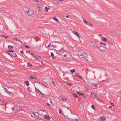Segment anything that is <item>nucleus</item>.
Wrapping results in <instances>:
<instances>
[{"mask_svg":"<svg viewBox=\"0 0 121 121\" xmlns=\"http://www.w3.org/2000/svg\"><path fill=\"white\" fill-rule=\"evenodd\" d=\"M28 14L29 16L31 17H33L34 16V14L33 12L31 10H28Z\"/></svg>","mask_w":121,"mask_h":121,"instance_id":"f257e3e1","label":"nucleus"},{"mask_svg":"<svg viewBox=\"0 0 121 121\" xmlns=\"http://www.w3.org/2000/svg\"><path fill=\"white\" fill-rule=\"evenodd\" d=\"M17 105L18 106L22 107H24L25 106L24 104H23L22 103L17 102L16 103Z\"/></svg>","mask_w":121,"mask_h":121,"instance_id":"f03ea898","label":"nucleus"},{"mask_svg":"<svg viewBox=\"0 0 121 121\" xmlns=\"http://www.w3.org/2000/svg\"><path fill=\"white\" fill-rule=\"evenodd\" d=\"M97 95L95 94L94 93L92 92L91 93L90 95V97L92 99L93 97L94 98H96Z\"/></svg>","mask_w":121,"mask_h":121,"instance_id":"7ed1b4c3","label":"nucleus"},{"mask_svg":"<svg viewBox=\"0 0 121 121\" xmlns=\"http://www.w3.org/2000/svg\"><path fill=\"white\" fill-rule=\"evenodd\" d=\"M87 53L85 52H83V54L82 55V56L81 57V58L83 57L84 58H87Z\"/></svg>","mask_w":121,"mask_h":121,"instance_id":"20e7f679","label":"nucleus"},{"mask_svg":"<svg viewBox=\"0 0 121 121\" xmlns=\"http://www.w3.org/2000/svg\"><path fill=\"white\" fill-rule=\"evenodd\" d=\"M33 2L35 4H37L38 5H40L41 4L40 2L38 1H37L36 0H33Z\"/></svg>","mask_w":121,"mask_h":121,"instance_id":"39448f33","label":"nucleus"},{"mask_svg":"<svg viewBox=\"0 0 121 121\" xmlns=\"http://www.w3.org/2000/svg\"><path fill=\"white\" fill-rule=\"evenodd\" d=\"M97 48H98L100 50L102 51H105V48L103 47H97Z\"/></svg>","mask_w":121,"mask_h":121,"instance_id":"423d86ee","label":"nucleus"},{"mask_svg":"<svg viewBox=\"0 0 121 121\" xmlns=\"http://www.w3.org/2000/svg\"><path fill=\"white\" fill-rule=\"evenodd\" d=\"M83 52L81 51H79L78 52V55L79 56L82 57V56Z\"/></svg>","mask_w":121,"mask_h":121,"instance_id":"0eeeda50","label":"nucleus"},{"mask_svg":"<svg viewBox=\"0 0 121 121\" xmlns=\"http://www.w3.org/2000/svg\"><path fill=\"white\" fill-rule=\"evenodd\" d=\"M91 45L93 47H97V46H96V44L93 42H91Z\"/></svg>","mask_w":121,"mask_h":121,"instance_id":"6e6552de","label":"nucleus"},{"mask_svg":"<svg viewBox=\"0 0 121 121\" xmlns=\"http://www.w3.org/2000/svg\"><path fill=\"white\" fill-rule=\"evenodd\" d=\"M23 10L25 12H27L28 11V9L26 7H24L23 8Z\"/></svg>","mask_w":121,"mask_h":121,"instance_id":"1a4fd4ad","label":"nucleus"},{"mask_svg":"<svg viewBox=\"0 0 121 121\" xmlns=\"http://www.w3.org/2000/svg\"><path fill=\"white\" fill-rule=\"evenodd\" d=\"M102 40L104 41H106L107 40V38L104 37H102Z\"/></svg>","mask_w":121,"mask_h":121,"instance_id":"9d476101","label":"nucleus"},{"mask_svg":"<svg viewBox=\"0 0 121 121\" xmlns=\"http://www.w3.org/2000/svg\"><path fill=\"white\" fill-rule=\"evenodd\" d=\"M34 58H40L41 57L39 56H37V55H35L34 56H33Z\"/></svg>","mask_w":121,"mask_h":121,"instance_id":"9b49d317","label":"nucleus"},{"mask_svg":"<svg viewBox=\"0 0 121 121\" xmlns=\"http://www.w3.org/2000/svg\"><path fill=\"white\" fill-rule=\"evenodd\" d=\"M27 90L29 92H32V90L31 88H30L29 87H28L27 88Z\"/></svg>","mask_w":121,"mask_h":121,"instance_id":"f8f14e48","label":"nucleus"},{"mask_svg":"<svg viewBox=\"0 0 121 121\" xmlns=\"http://www.w3.org/2000/svg\"><path fill=\"white\" fill-rule=\"evenodd\" d=\"M74 33L75 35H76L78 37H79V35L76 32L74 31Z\"/></svg>","mask_w":121,"mask_h":121,"instance_id":"ddd939ff","label":"nucleus"},{"mask_svg":"<svg viewBox=\"0 0 121 121\" xmlns=\"http://www.w3.org/2000/svg\"><path fill=\"white\" fill-rule=\"evenodd\" d=\"M25 83L26 85L27 86H28L29 85V83L28 81H25Z\"/></svg>","mask_w":121,"mask_h":121,"instance_id":"4468645a","label":"nucleus"},{"mask_svg":"<svg viewBox=\"0 0 121 121\" xmlns=\"http://www.w3.org/2000/svg\"><path fill=\"white\" fill-rule=\"evenodd\" d=\"M13 54L12 55V56H13L14 57H15L16 56L17 57V55L15 53L13 52Z\"/></svg>","mask_w":121,"mask_h":121,"instance_id":"2eb2a0df","label":"nucleus"},{"mask_svg":"<svg viewBox=\"0 0 121 121\" xmlns=\"http://www.w3.org/2000/svg\"><path fill=\"white\" fill-rule=\"evenodd\" d=\"M101 120H104L106 119V118L104 117H101L100 118Z\"/></svg>","mask_w":121,"mask_h":121,"instance_id":"dca6fc26","label":"nucleus"},{"mask_svg":"<svg viewBox=\"0 0 121 121\" xmlns=\"http://www.w3.org/2000/svg\"><path fill=\"white\" fill-rule=\"evenodd\" d=\"M13 39H15V40H16L17 41H18L19 42H21V39H18L17 38H13Z\"/></svg>","mask_w":121,"mask_h":121,"instance_id":"f3484780","label":"nucleus"},{"mask_svg":"<svg viewBox=\"0 0 121 121\" xmlns=\"http://www.w3.org/2000/svg\"><path fill=\"white\" fill-rule=\"evenodd\" d=\"M30 78L31 79H36L37 78V77H33L30 76Z\"/></svg>","mask_w":121,"mask_h":121,"instance_id":"a211bd4d","label":"nucleus"},{"mask_svg":"<svg viewBox=\"0 0 121 121\" xmlns=\"http://www.w3.org/2000/svg\"><path fill=\"white\" fill-rule=\"evenodd\" d=\"M97 85H95L94 84H92L91 85V86L93 87V88H94V87L95 88L97 87Z\"/></svg>","mask_w":121,"mask_h":121,"instance_id":"6ab92c4d","label":"nucleus"},{"mask_svg":"<svg viewBox=\"0 0 121 121\" xmlns=\"http://www.w3.org/2000/svg\"><path fill=\"white\" fill-rule=\"evenodd\" d=\"M72 95L75 98H77L78 97V95L77 94H75L74 93H73Z\"/></svg>","mask_w":121,"mask_h":121,"instance_id":"aec40b11","label":"nucleus"},{"mask_svg":"<svg viewBox=\"0 0 121 121\" xmlns=\"http://www.w3.org/2000/svg\"><path fill=\"white\" fill-rule=\"evenodd\" d=\"M29 53L31 55H32V56H34V55H35V54L33 53V52H29Z\"/></svg>","mask_w":121,"mask_h":121,"instance_id":"412c9836","label":"nucleus"},{"mask_svg":"<svg viewBox=\"0 0 121 121\" xmlns=\"http://www.w3.org/2000/svg\"><path fill=\"white\" fill-rule=\"evenodd\" d=\"M13 47L12 46L9 45L8 47V48L9 49H12L13 48Z\"/></svg>","mask_w":121,"mask_h":121,"instance_id":"4be33fe9","label":"nucleus"},{"mask_svg":"<svg viewBox=\"0 0 121 121\" xmlns=\"http://www.w3.org/2000/svg\"><path fill=\"white\" fill-rule=\"evenodd\" d=\"M97 99L98 101L100 102H102L103 101L102 100L98 98H97Z\"/></svg>","mask_w":121,"mask_h":121,"instance_id":"5701e85b","label":"nucleus"},{"mask_svg":"<svg viewBox=\"0 0 121 121\" xmlns=\"http://www.w3.org/2000/svg\"><path fill=\"white\" fill-rule=\"evenodd\" d=\"M44 118L48 120L50 119V117H49L47 116H44Z\"/></svg>","mask_w":121,"mask_h":121,"instance_id":"b1692460","label":"nucleus"},{"mask_svg":"<svg viewBox=\"0 0 121 121\" xmlns=\"http://www.w3.org/2000/svg\"><path fill=\"white\" fill-rule=\"evenodd\" d=\"M37 9L38 11H39L41 10V8L39 6H38L37 8Z\"/></svg>","mask_w":121,"mask_h":121,"instance_id":"393cba45","label":"nucleus"},{"mask_svg":"<svg viewBox=\"0 0 121 121\" xmlns=\"http://www.w3.org/2000/svg\"><path fill=\"white\" fill-rule=\"evenodd\" d=\"M53 19L57 22H58L59 21V20L56 17H54Z\"/></svg>","mask_w":121,"mask_h":121,"instance_id":"a878e982","label":"nucleus"},{"mask_svg":"<svg viewBox=\"0 0 121 121\" xmlns=\"http://www.w3.org/2000/svg\"><path fill=\"white\" fill-rule=\"evenodd\" d=\"M33 114L35 115L36 116H37L39 115V114L38 113L35 112Z\"/></svg>","mask_w":121,"mask_h":121,"instance_id":"bb28decb","label":"nucleus"},{"mask_svg":"<svg viewBox=\"0 0 121 121\" xmlns=\"http://www.w3.org/2000/svg\"><path fill=\"white\" fill-rule=\"evenodd\" d=\"M4 89L6 92L8 93L9 91L6 88H4Z\"/></svg>","mask_w":121,"mask_h":121,"instance_id":"cd10ccee","label":"nucleus"},{"mask_svg":"<svg viewBox=\"0 0 121 121\" xmlns=\"http://www.w3.org/2000/svg\"><path fill=\"white\" fill-rule=\"evenodd\" d=\"M36 91L39 94H40V93H41V92L39 91V89H37Z\"/></svg>","mask_w":121,"mask_h":121,"instance_id":"c85d7f7f","label":"nucleus"},{"mask_svg":"<svg viewBox=\"0 0 121 121\" xmlns=\"http://www.w3.org/2000/svg\"><path fill=\"white\" fill-rule=\"evenodd\" d=\"M8 51L10 52H12L13 53L14 52V51H13L10 49L8 50Z\"/></svg>","mask_w":121,"mask_h":121,"instance_id":"c756f323","label":"nucleus"},{"mask_svg":"<svg viewBox=\"0 0 121 121\" xmlns=\"http://www.w3.org/2000/svg\"><path fill=\"white\" fill-rule=\"evenodd\" d=\"M77 93L78 95H83V94H82V93H80L79 92H78Z\"/></svg>","mask_w":121,"mask_h":121,"instance_id":"7c9ffc66","label":"nucleus"},{"mask_svg":"<svg viewBox=\"0 0 121 121\" xmlns=\"http://www.w3.org/2000/svg\"><path fill=\"white\" fill-rule=\"evenodd\" d=\"M91 107L93 109L95 110V106H94L93 105H92V106H91Z\"/></svg>","mask_w":121,"mask_h":121,"instance_id":"2f4dec72","label":"nucleus"},{"mask_svg":"<svg viewBox=\"0 0 121 121\" xmlns=\"http://www.w3.org/2000/svg\"><path fill=\"white\" fill-rule=\"evenodd\" d=\"M67 100V99L65 98H63L62 100L63 101L65 102V101H66Z\"/></svg>","mask_w":121,"mask_h":121,"instance_id":"473e14b6","label":"nucleus"},{"mask_svg":"<svg viewBox=\"0 0 121 121\" xmlns=\"http://www.w3.org/2000/svg\"><path fill=\"white\" fill-rule=\"evenodd\" d=\"M27 65H28V66H32V65L29 63H27Z\"/></svg>","mask_w":121,"mask_h":121,"instance_id":"72a5a7b5","label":"nucleus"},{"mask_svg":"<svg viewBox=\"0 0 121 121\" xmlns=\"http://www.w3.org/2000/svg\"><path fill=\"white\" fill-rule=\"evenodd\" d=\"M83 22L85 23L86 24L87 23V21L85 19L83 20Z\"/></svg>","mask_w":121,"mask_h":121,"instance_id":"f704fd0d","label":"nucleus"},{"mask_svg":"<svg viewBox=\"0 0 121 121\" xmlns=\"http://www.w3.org/2000/svg\"><path fill=\"white\" fill-rule=\"evenodd\" d=\"M54 2L55 4H57L58 3V2L56 0H55Z\"/></svg>","mask_w":121,"mask_h":121,"instance_id":"c9c22d12","label":"nucleus"},{"mask_svg":"<svg viewBox=\"0 0 121 121\" xmlns=\"http://www.w3.org/2000/svg\"><path fill=\"white\" fill-rule=\"evenodd\" d=\"M59 113L60 114H61V110L60 109H59Z\"/></svg>","mask_w":121,"mask_h":121,"instance_id":"e433bc0d","label":"nucleus"},{"mask_svg":"<svg viewBox=\"0 0 121 121\" xmlns=\"http://www.w3.org/2000/svg\"><path fill=\"white\" fill-rule=\"evenodd\" d=\"M100 43L101 44H103L105 46L106 45V44L104 43H103L101 42H100Z\"/></svg>","mask_w":121,"mask_h":121,"instance_id":"4c0bfd02","label":"nucleus"},{"mask_svg":"<svg viewBox=\"0 0 121 121\" xmlns=\"http://www.w3.org/2000/svg\"><path fill=\"white\" fill-rule=\"evenodd\" d=\"M2 36L3 37H4L5 38H8V37L7 36H6L4 35H2Z\"/></svg>","mask_w":121,"mask_h":121,"instance_id":"58836bf2","label":"nucleus"},{"mask_svg":"<svg viewBox=\"0 0 121 121\" xmlns=\"http://www.w3.org/2000/svg\"><path fill=\"white\" fill-rule=\"evenodd\" d=\"M8 54L9 56H11L12 57V55L10 53H8Z\"/></svg>","mask_w":121,"mask_h":121,"instance_id":"ea45409f","label":"nucleus"},{"mask_svg":"<svg viewBox=\"0 0 121 121\" xmlns=\"http://www.w3.org/2000/svg\"><path fill=\"white\" fill-rule=\"evenodd\" d=\"M84 101L83 100H82L80 102V103L81 104H82L84 102Z\"/></svg>","mask_w":121,"mask_h":121,"instance_id":"a19ab883","label":"nucleus"},{"mask_svg":"<svg viewBox=\"0 0 121 121\" xmlns=\"http://www.w3.org/2000/svg\"><path fill=\"white\" fill-rule=\"evenodd\" d=\"M70 71L71 72H74L75 71V70L74 69H73L72 70H71Z\"/></svg>","mask_w":121,"mask_h":121,"instance_id":"79ce46f5","label":"nucleus"},{"mask_svg":"<svg viewBox=\"0 0 121 121\" xmlns=\"http://www.w3.org/2000/svg\"><path fill=\"white\" fill-rule=\"evenodd\" d=\"M52 117V119L53 120H56V118L55 117Z\"/></svg>","mask_w":121,"mask_h":121,"instance_id":"37998d69","label":"nucleus"},{"mask_svg":"<svg viewBox=\"0 0 121 121\" xmlns=\"http://www.w3.org/2000/svg\"><path fill=\"white\" fill-rule=\"evenodd\" d=\"M51 55L52 56H54V55L53 54V52H51Z\"/></svg>","mask_w":121,"mask_h":121,"instance_id":"c03bdc74","label":"nucleus"},{"mask_svg":"<svg viewBox=\"0 0 121 121\" xmlns=\"http://www.w3.org/2000/svg\"><path fill=\"white\" fill-rule=\"evenodd\" d=\"M25 47H26V48H30V47L29 46H28L27 45H25Z\"/></svg>","mask_w":121,"mask_h":121,"instance_id":"a18cd8bd","label":"nucleus"},{"mask_svg":"<svg viewBox=\"0 0 121 121\" xmlns=\"http://www.w3.org/2000/svg\"><path fill=\"white\" fill-rule=\"evenodd\" d=\"M70 86H72V84L71 83H67Z\"/></svg>","mask_w":121,"mask_h":121,"instance_id":"49530a36","label":"nucleus"},{"mask_svg":"<svg viewBox=\"0 0 121 121\" xmlns=\"http://www.w3.org/2000/svg\"><path fill=\"white\" fill-rule=\"evenodd\" d=\"M80 75L79 74L77 73L76 75V76L77 77H79L80 76Z\"/></svg>","mask_w":121,"mask_h":121,"instance_id":"de8ad7c7","label":"nucleus"},{"mask_svg":"<svg viewBox=\"0 0 121 121\" xmlns=\"http://www.w3.org/2000/svg\"><path fill=\"white\" fill-rule=\"evenodd\" d=\"M110 104L112 106H113L114 105V104L113 103H112L111 102H110Z\"/></svg>","mask_w":121,"mask_h":121,"instance_id":"09e8293b","label":"nucleus"},{"mask_svg":"<svg viewBox=\"0 0 121 121\" xmlns=\"http://www.w3.org/2000/svg\"><path fill=\"white\" fill-rule=\"evenodd\" d=\"M43 85V86H44V87H45V88H48V87H47V86H46L45 85Z\"/></svg>","mask_w":121,"mask_h":121,"instance_id":"8fccbe9b","label":"nucleus"},{"mask_svg":"<svg viewBox=\"0 0 121 121\" xmlns=\"http://www.w3.org/2000/svg\"><path fill=\"white\" fill-rule=\"evenodd\" d=\"M56 58V57H55V56H53V57H52V59H55V58Z\"/></svg>","mask_w":121,"mask_h":121,"instance_id":"3c124183","label":"nucleus"},{"mask_svg":"<svg viewBox=\"0 0 121 121\" xmlns=\"http://www.w3.org/2000/svg\"><path fill=\"white\" fill-rule=\"evenodd\" d=\"M20 52L21 54H23V52L22 50Z\"/></svg>","mask_w":121,"mask_h":121,"instance_id":"603ef678","label":"nucleus"},{"mask_svg":"<svg viewBox=\"0 0 121 121\" xmlns=\"http://www.w3.org/2000/svg\"><path fill=\"white\" fill-rule=\"evenodd\" d=\"M53 84L54 86H55L56 84V83L54 82H53Z\"/></svg>","mask_w":121,"mask_h":121,"instance_id":"864d4df0","label":"nucleus"},{"mask_svg":"<svg viewBox=\"0 0 121 121\" xmlns=\"http://www.w3.org/2000/svg\"><path fill=\"white\" fill-rule=\"evenodd\" d=\"M30 51H27L26 52L27 53H29V52H30Z\"/></svg>","mask_w":121,"mask_h":121,"instance_id":"5fc2aeb1","label":"nucleus"},{"mask_svg":"<svg viewBox=\"0 0 121 121\" xmlns=\"http://www.w3.org/2000/svg\"><path fill=\"white\" fill-rule=\"evenodd\" d=\"M8 93H9V94H12V93L11 92H10L9 91V92H8Z\"/></svg>","mask_w":121,"mask_h":121,"instance_id":"6e6d98bb","label":"nucleus"},{"mask_svg":"<svg viewBox=\"0 0 121 121\" xmlns=\"http://www.w3.org/2000/svg\"><path fill=\"white\" fill-rule=\"evenodd\" d=\"M89 25L91 26H92V24L91 23L89 24Z\"/></svg>","mask_w":121,"mask_h":121,"instance_id":"4d7b16f0","label":"nucleus"},{"mask_svg":"<svg viewBox=\"0 0 121 121\" xmlns=\"http://www.w3.org/2000/svg\"><path fill=\"white\" fill-rule=\"evenodd\" d=\"M38 120H40V121H43V120L42 119H39V118L38 119Z\"/></svg>","mask_w":121,"mask_h":121,"instance_id":"13d9d810","label":"nucleus"},{"mask_svg":"<svg viewBox=\"0 0 121 121\" xmlns=\"http://www.w3.org/2000/svg\"><path fill=\"white\" fill-rule=\"evenodd\" d=\"M38 82L37 81H35V82H34V83H38Z\"/></svg>","mask_w":121,"mask_h":121,"instance_id":"bf43d9fd","label":"nucleus"},{"mask_svg":"<svg viewBox=\"0 0 121 121\" xmlns=\"http://www.w3.org/2000/svg\"><path fill=\"white\" fill-rule=\"evenodd\" d=\"M99 35L100 36H103V35L102 34H99Z\"/></svg>","mask_w":121,"mask_h":121,"instance_id":"052dcab7","label":"nucleus"},{"mask_svg":"<svg viewBox=\"0 0 121 121\" xmlns=\"http://www.w3.org/2000/svg\"><path fill=\"white\" fill-rule=\"evenodd\" d=\"M51 46V44H48V46L49 47H50Z\"/></svg>","mask_w":121,"mask_h":121,"instance_id":"680f3d73","label":"nucleus"},{"mask_svg":"<svg viewBox=\"0 0 121 121\" xmlns=\"http://www.w3.org/2000/svg\"><path fill=\"white\" fill-rule=\"evenodd\" d=\"M15 109V108H14V107H13V108H12V110H13L14 109Z\"/></svg>","mask_w":121,"mask_h":121,"instance_id":"e2e57ef3","label":"nucleus"},{"mask_svg":"<svg viewBox=\"0 0 121 121\" xmlns=\"http://www.w3.org/2000/svg\"><path fill=\"white\" fill-rule=\"evenodd\" d=\"M3 102L4 103V104H5L6 103V101H4V102Z\"/></svg>","mask_w":121,"mask_h":121,"instance_id":"0e129e2a","label":"nucleus"},{"mask_svg":"<svg viewBox=\"0 0 121 121\" xmlns=\"http://www.w3.org/2000/svg\"><path fill=\"white\" fill-rule=\"evenodd\" d=\"M67 56V55H66V54H65V55L64 56V57H65L66 56Z\"/></svg>","mask_w":121,"mask_h":121,"instance_id":"69168bd1","label":"nucleus"},{"mask_svg":"<svg viewBox=\"0 0 121 121\" xmlns=\"http://www.w3.org/2000/svg\"><path fill=\"white\" fill-rule=\"evenodd\" d=\"M1 101V102H4V100H2V99H1V101Z\"/></svg>","mask_w":121,"mask_h":121,"instance_id":"338daca9","label":"nucleus"},{"mask_svg":"<svg viewBox=\"0 0 121 121\" xmlns=\"http://www.w3.org/2000/svg\"><path fill=\"white\" fill-rule=\"evenodd\" d=\"M47 8H48V7L47 6H45V9H47Z\"/></svg>","mask_w":121,"mask_h":121,"instance_id":"774afa93","label":"nucleus"}]
</instances>
